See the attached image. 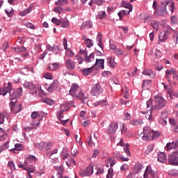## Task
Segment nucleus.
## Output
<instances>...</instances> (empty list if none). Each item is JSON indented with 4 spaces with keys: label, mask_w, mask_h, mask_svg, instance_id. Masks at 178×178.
I'll return each mask as SVG.
<instances>
[{
    "label": "nucleus",
    "mask_w": 178,
    "mask_h": 178,
    "mask_svg": "<svg viewBox=\"0 0 178 178\" xmlns=\"http://www.w3.org/2000/svg\"><path fill=\"white\" fill-rule=\"evenodd\" d=\"M13 49L17 54H21V52H26V48L24 47H14Z\"/></svg>",
    "instance_id": "nucleus-36"
},
{
    "label": "nucleus",
    "mask_w": 178,
    "mask_h": 178,
    "mask_svg": "<svg viewBox=\"0 0 178 178\" xmlns=\"http://www.w3.org/2000/svg\"><path fill=\"white\" fill-rule=\"evenodd\" d=\"M172 74V76L176 74V69L171 68L165 71V79H168V81H169V83H170V75Z\"/></svg>",
    "instance_id": "nucleus-16"
},
{
    "label": "nucleus",
    "mask_w": 178,
    "mask_h": 178,
    "mask_svg": "<svg viewBox=\"0 0 178 178\" xmlns=\"http://www.w3.org/2000/svg\"><path fill=\"white\" fill-rule=\"evenodd\" d=\"M43 77L47 79V80H52V74L47 72L44 74Z\"/></svg>",
    "instance_id": "nucleus-56"
},
{
    "label": "nucleus",
    "mask_w": 178,
    "mask_h": 178,
    "mask_svg": "<svg viewBox=\"0 0 178 178\" xmlns=\"http://www.w3.org/2000/svg\"><path fill=\"white\" fill-rule=\"evenodd\" d=\"M58 87H59V81L58 80H54L47 88V91L48 92H54Z\"/></svg>",
    "instance_id": "nucleus-15"
},
{
    "label": "nucleus",
    "mask_w": 178,
    "mask_h": 178,
    "mask_svg": "<svg viewBox=\"0 0 178 178\" xmlns=\"http://www.w3.org/2000/svg\"><path fill=\"white\" fill-rule=\"evenodd\" d=\"M60 111L61 112H65L66 111H69V105L67 104H63L60 106Z\"/></svg>",
    "instance_id": "nucleus-38"
},
{
    "label": "nucleus",
    "mask_w": 178,
    "mask_h": 178,
    "mask_svg": "<svg viewBox=\"0 0 178 178\" xmlns=\"http://www.w3.org/2000/svg\"><path fill=\"white\" fill-rule=\"evenodd\" d=\"M154 147H155V145H154V144H149L147 146V149L145 151V154L146 155L151 154V152H152V151L154 150Z\"/></svg>",
    "instance_id": "nucleus-34"
},
{
    "label": "nucleus",
    "mask_w": 178,
    "mask_h": 178,
    "mask_svg": "<svg viewBox=\"0 0 178 178\" xmlns=\"http://www.w3.org/2000/svg\"><path fill=\"white\" fill-rule=\"evenodd\" d=\"M31 118L32 119H40V113H38L37 111H34L31 114Z\"/></svg>",
    "instance_id": "nucleus-55"
},
{
    "label": "nucleus",
    "mask_w": 178,
    "mask_h": 178,
    "mask_svg": "<svg viewBox=\"0 0 178 178\" xmlns=\"http://www.w3.org/2000/svg\"><path fill=\"white\" fill-rule=\"evenodd\" d=\"M57 118L59 120H62L63 119V111H60V112H58Z\"/></svg>",
    "instance_id": "nucleus-63"
},
{
    "label": "nucleus",
    "mask_w": 178,
    "mask_h": 178,
    "mask_svg": "<svg viewBox=\"0 0 178 178\" xmlns=\"http://www.w3.org/2000/svg\"><path fill=\"white\" fill-rule=\"evenodd\" d=\"M10 104L12 105L11 111L13 113H19V112L23 111V106H22V104H15L13 102H11Z\"/></svg>",
    "instance_id": "nucleus-12"
},
{
    "label": "nucleus",
    "mask_w": 178,
    "mask_h": 178,
    "mask_svg": "<svg viewBox=\"0 0 178 178\" xmlns=\"http://www.w3.org/2000/svg\"><path fill=\"white\" fill-rule=\"evenodd\" d=\"M121 131L122 134H126L127 133V127H126V126H124V124H121Z\"/></svg>",
    "instance_id": "nucleus-58"
},
{
    "label": "nucleus",
    "mask_w": 178,
    "mask_h": 178,
    "mask_svg": "<svg viewBox=\"0 0 178 178\" xmlns=\"http://www.w3.org/2000/svg\"><path fill=\"white\" fill-rule=\"evenodd\" d=\"M106 17V13L105 11H99L97 15V18L102 20V19H105Z\"/></svg>",
    "instance_id": "nucleus-37"
},
{
    "label": "nucleus",
    "mask_w": 178,
    "mask_h": 178,
    "mask_svg": "<svg viewBox=\"0 0 178 178\" xmlns=\"http://www.w3.org/2000/svg\"><path fill=\"white\" fill-rule=\"evenodd\" d=\"M113 169L109 168L108 171V174L106 175V178H113Z\"/></svg>",
    "instance_id": "nucleus-54"
},
{
    "label": "nucleus",
    "mask_w": 178,
    "mask_h": 178,
    "mask_svg": "<svg viewBox=\"0 0 178 178\" xmlns=\"http://www.w3.org/2000/svg\"><path fill=\"white\" fill-rule=\"evenodd\" d=\"M145 23H149L150 26L155 30L156 31H158L159 30V23L156 21H151L149 20V17H146L145 19Z\"/></svg>",
    "instance_id": "nucleus-13"
},
{
    "label": "nucleus",
    "mask_w": 178,
    "mask_h": 178,
    "mask_svg": "<svg viewBox=\"0 0 178 178\" xmlns=\"http://www.w3.org/2000/svg\"><path fill=\"white\" fill-rule=\"evenodd\" d=\"M148 175H151L153 178H158L156 172L152 170L151 166H147L143 175V178H148Z\"/></svg>",
    "instance_id": "nucleus-8"
},
{
    "label": "nucleus",
    "mask_w": 178,
    "mask_h": 178,
    "mask_svg": "<svg viewBox=\"0 0 178 178\" xmlns=\"http://www.w3.org/2000/svg\"><path fill=\"white\" fill-rule=\"evenodd\" d=\"M4 89L6 90L7 92H10L12 91V83H8L7 86L4 87Z\"/></svg>",
    "instance_id": "nucleus-60"
},
{
    "label": "nucleus",
    "mask_w": 178,
    "mask_h": 178,
    "mask_svg": "<svg viewBox=\"0 0 178 178\" xmlns=\"http://www.w3.org/2000/svg\"><path fill=\"white\" fill-rule=\"evenodd\" d=\"M8 166L10 169V170H15L16 167L15 166V163L13 161H9L8 163Z\"/></svg>",
    "instance_id": "nucleus-51"
},
{
    "label": "nucleus",
    "mask_w": 178,
    "mask_h": 178,
    "mask_svg": "<svg viewBox=\"0 0 178 178\" xmlns=\"http://www.w3.org/2000/svg\"><path fill=\"white\" fill-rule=\"evenodd\" d=\"M85 44L88 48H91L94 45L91 39H86Z\"/></svg>",
    "instance_id": "nucleus-43"
},
{
    "label": "nucleus",
    "mask_w": 178,
    "mask_h": 178,
    "mask_svg": "<svg viewBox=\"0 0 178 178\" xmlns=\"http://www.w3.org/2000/svg\"><path fill=\"white\" fill-rule=\"evenodd\" d=\"M176 148H178V141L168 143L165 146L167 151H170V149H175Z\"/></svg>",
    "instance_id": "nucleus-18"
},
{
    "label": "nucleus",
    "mask_w": 178,
    "mask_h": 178,
    "mask_svg": "<svg viewBox=\"0 0 178 178\" xmlns=\"http://www.w3.org/2000/svg\"><path fill=\"white\" fill-rule=\"evenodd\" d=\"M143 74H144L145 76H148L149 77H150V79H155V77H156V74H155V72H154L151 70H144L143 72Z\"/></svg>",
    "instance_id": "nucleus-20"
},
{
    "label": "nucleus",
    "mask_w": 178,
    "mask_h": 178,
    "mask_svg": "<svg viewBox=\"0 0 178 178\" xmlns=\"http://www.w3.org/2000/svg\"><path fill=\"white\" fill-rule=\"evenodd\" d=\"M65 63L67 70L72 72V70H74V69H76V63L70 58L65 59Z\"/></svg>",
    "instance_id": "nucleus-11"
},
{
    "label": "nucleus",
    "mask_w": 178,
    "mask_h": 178,
    "mask_svg": "<svg viewBox=\"0 0 178 178\" xmlns=\"http://www.w3.org/2000/svg\"><path fill=\"white\" fill-rule=\"evenodd\" d=\"M24 88H27L28 90H30L31 93L33 94H37V88H35V85L31 82L26 81L24 83Z\"/></svg>",
    "instance_id": "nucleus-9"
},
{
    "label": "nucleus",
    "mask_w": 178,
    "mask_h": 178,
    "mask_svg": "<svg viewBox=\"0 0 178 178\" xmlns=\"http://www.w3.org/2000/svg\"><path fill=\"white\" fill-rule=\"evenodd\" d=\"M31 10H33V7L29 6L28 8H26L24 10L19 12V16H26V15H29Z\"/></svg>",
    "instance_id": "nucleus-30"
},
{
    "label": "nucleus",
    "mask_w": 178,
    "mask_h": 178,
    "mask_svg": "<svg viewBox=\"0 0 178 178\" xmlns=\"http://www.w3.org/2000/svg\"><path fill=\"white\" fill-rule=\"evenodd\" d=\"M75 59H76V60L78 61V63L79 65H81V63H83V62H84V59L83 58V57L79 54H76L75 56Z\"/></svg>",
    "instance_id": "nucleus-47"
},
{
    "label": "nucleus",
    "mask_w": 178,
    "mask_h": 178,
    "mask_svg": "<svg viewBox=\"0 0 178 178\" xmlns=\"http://www.w3.org/2000/svg\"><path fill=\"white\" fill-rule=\"evenodd\" d=\"M35 147L36 148H39L40 151H42V149H44V147H45V143L41 142L40 143H35Z\"/></svg>",
    "instance_id": "nucleus-40"
},
{
    "label": "nucleus",
    "mask_w": 178,
    "mask_h": 178,
    "mask_svg": "<svg viewBox=\"0 0 178 178\" xmlns=\"http://www.w3.org/2000/svg\"><path fill=\"white\" fill-rule=\"evenodd\" d=\"M104 90L101 88V86L99 83L95 84L92 87V89L90 91V94L95 97L96 95H99L103 92Z\"/></svg>",
    "instance_id": "nucleus-6"
},
{
    "label": "nucleus",
    "mask_w": 178,
    "mask_h": 178,
    "mask_svg": "<svg viewBox=\"0 0 178 178\" xmlns=\"http://www.w3.org/2000/svg\"><path fill=\"white\" fill-rule=\"evenodd\" d=\"M41 101H42L44 104H47V105H55V101L50 99L48 97H42Z\"/></svg>",
    "instance_id": "nucleus-28"
},
{
    "label": "nucleus",
    "mask_w": 178,
    "mask_h": 178,
    "mask_svg": "<svg viewBox=\"0 0 178 178\" xmlns=\"http://www.w3.org/2000/svg\"><path fill=\"white\" fill-rule=\"evenodd\" d=\"M56 169L57 170L58 175H62V173H63V172L65 170V168H63V167L60 166V165L56 166Z\"/></svg>",
    "instance_id": "nucleus-52"
},
{
    "label": "nucleus",
    "mask_w": 178,
    "mask_h": 178,
    "mask_svg": "<svg viewBox=\"0 0 178 178\" xmlns=\"http://www.w3.org/2000/svg\"><path fill=\"white\" fill-rule=\"evenodd\" d=\"M28 166L27 161H24V164H21L20 163H18V168L21 169H24V170H26Z\"/></svg>",
    "instance_id": "nucleus-49"
},
{
    "label": "nucleus",
    "mask_w": 178,
    "mask_h": 178,
    "mask_svg": "<svg viewBox=\"0 0 178 178\" xmlns=\"http://www.w3.org/2000/svg\"><path fill=\"white\" fill-rule=\"evenodd\" d=\"M93 173L94 168L91 165L88 166L86 170H80L79 171V175L81 176V177L91 176Z\"/></svg>",
    "instance_id": "nucleus-5"
},
{
    "label": "nucleus",
    "mask_w": 178,
    "mask_h": 178,
    "mask_svg": "<svg viewBox=\"0 0 178 178\" xmlns=\"http://www.w3.org/2000/svg\"><path fill=\"white\" fill-rule=\"evenodd\" d=\"M168 6V9H170L173 13L175 12V5H173V3L170 1H168L166 0H163L161 3V5L159 8H158L159 13L161 16H165L168 13L166 10V7Z\"/></svg>",
    "instance_id": "nucleus-2"
},
{
    "label": "nucleus",
    "mask_w": 178,
    "mask_h": 178,
    "mask_svg": "<svg viewBox=\"0 0 178 178\" xmlns=\"http://www.w3.org/2000/svg\"><path fill=\"white\" fill-rule=\"evenodd\" d=\"M26 159L31 163L37 162V161H38V159H36V157L33 155L27 156Z\"/></svg>",
    "instance_id": "nucleus-39"
},
{
    "label": "nucleus",
    "mask_w": 178,
    "mask_h": 178,
    "mask_svg": "<svg viewBox=\"0 0 178 178\" xmlns=\"http://www.w3.org/2000/svg\"><path fill=\"white\" fill-rule=\"evenodd\" d=\"M66 51L68 58H73V56H74V52L72 51V50L67 49Z\"/></svg>",
    "instance_id": "nucleus-62"
},
{
    "label": "nucleus",
    "mask_w": 178,
    "mask_h": 178,
    "mask_svg": "<svg viewBox=\"0 0 178 178\" xmlns=\"http://www.w3.org/2000/svg\"><path fill=\"white\" fill-rule=\"evenodd\" d=\"M154 56L157 59H159V58L162 57V52L160 50H159V49H156L154 53Z\"/></svg>",
    "instance_id": "nucleus-45"
},
{
    "label": "nucleus",
    "mask_w": 178,
    "mask_h": 178,
    "mask_svg": "<svg viewBox=\"0 0 178 178\" xmlns=\"http://www.w3.org/2000/svg\"><path fill=\"white\" fill-rule=\"evenodd\" d=\"M25 26L26 27H28V29H31V30H35V26L31 22H26L25 24Z\"/></svg>",
    "instance_id": "nucleus-57"
},
{
    "label": "nucleus",
    "mask_w": 178,
    "mask_h": 178,
    "mask_svg": "<svg viewBox=\"0 0 178 178\" xmlns=\"http://www.w3.org/2000/svg\"><path fill=\"white\" fill-rule=\"evenodd\" d=\"M75 97H76V98H79V99H86V96L84 95V94L82 91H79V93L75 94Z\"/></svg>",
    "instance_id": "nucleus-42"
},
{
    "label": "nucleus",
    "mask_w": 178,
    "mask_h": 178,
    "mask_svg": "<svg viewBox=\"0 0 178 178\" xmlns=\"http://www.w3.org/2000/svg\"><path fill=\"white\" fill-rule=\"evenodd\" d=\"M119 17H120V20H122L123 19V17H124V16H126V15H127V13H126V10H122L121 11H120L118 13Z\"/></svg>",
    "instance_id": "nucleus-44"
},
{
    "label": "nucleus",
    "mask_w": 178,
    "mask_h": 178,
    "mask_svg": "<svg viewBox=\"0 0 178 178\" xmlns=\"http://www.w3.org/2000/svg\"><path fill=\"white\" fill-rule=\"evenodd\" d=\"M92 69H94V67L83 69L82 70L83 76H88L89 74H91V72H92Z\"/></svg>",
    "instance_id": "nucleus-32"
},
{
    "label": "nucleus",
    "mask_w": 178,
    "mask_h": 178,
    "mask_svg": "<svg viewBox=\"0 0 178 178\" xmlns=\"http://www.w3.org/2000/svg\"><path fill=\"white\" fill-rule=\"evenodd\" d=\"M153 100L152 99H150L147 101V109H149L150 112L148 114H146L145 118L147 120H149L151 122L152 120H154V117H152V111L154 109H156L157 111H161L163 108H165L166 106V100L163 99V96H162V94L159 93L154 96V102L155 105L152 106Z\"/></svg>",
    "instance_id": "nucleus-1"
},
{
    "label": "nucleus",
    "mask_w": 178,
    "mask_h": 178,
    "mask_svg": "<svg viewBox=\"0 0 178 178\" xmlns=\"http://www.w3.org/2000/svg\"><path fill=\"white\" fill-rule=\"evenodd\" d=\"M95 55L93 53H91L89 56L88 54L84 57V60L86 63H91V62H94L95 60Z\"/></svg>",
    "instance_id": "nucleus-24"
},
{
    "label": "nucleus",
    "mask_w": 178,
    "mask_h": 178,
    "mask_svg": "<svg viewBox=\"0 0 178 178\" xmlns=\"http://www.w3.org/2000/svg\"><path fill=\"white\" fill-rule=\"evenodd\" d=\"M152 83V81L151 80H144L142 85V88H145V87L151 86Z\"/></svg>",
    "instance_id": "nucleus-46"
},
{
    "label": "nucleus",
    "mask_w": 178,
    "mask_h": 178,
    "mask_svg": "<svg viewBox=\"0 0 178 178\" xmlns=\"http://www.w3.org/2000/svg\"><path fill=\"white\" fill-rule=\"evenodd\" d=\"M121 6H122L123 8H126L127 9L129 10L128 13H130V12L133 10V6L130 4V3H126V1H123L121 3Z\"/></svg>",
    "instance_id": "nucleus-29"
},
{
    "label": "nucleus",
    "mask_w": 178,
    "mask_h": 178,
    "mask_svg": "<svg viewBox=\"0 0 178 178\" xmlns=\"http://www.w3.org/2000/svg\"><path fill=\"white\" fill-rule=\"evenodd\" d=\"M61 25V27H63V29H66L67 27H69V20L65 19V21H63Z\"/></svg>",
    "instance_id": "nucleus-61"
},
{
    "label": "nucleus",
    "mask_w": 178,
    "mask_h": 178,
    "mask_svg": "<svg viewBox=\"0 0 178 178\" xmlns=\"http://www.w3.org/2000/svg\"><path fill=\"white\" fill-rule=\"evenodd\" d=\"M28 172V175L30 173H34V172H35V169H34V167H33V165L29 167L27 166V169L26 170Z\"/></svg>",
    "instance_id": "nucleus-59"
},
{
    "label": "nucleus",
    "mask_w": 178,
    "mask_h": 178,
    "mask_svg": "<svg viewBox=\"0 0 178 178\" xmlns=\"http://www.w3.org/2000/svg\"><path fill=\"white\" fill-rule=\"evenodd\" d=\"M107 60L108 66H109L112 69H113L115 66H116V63L115 62V60H113V58H112L111 57L107 58Z\"/></svg>",
    "instance_id": "nucleus-31"
},
{
    "label": "nucleus",
    "mask_w": 178,
    "mask_h": 178,
    "mask_svg": "<svg viewBox=\"0 0 178 178\" xmlns=\"http://www.w3.org/2000/svg\"><path fill=\"white\" fill-rule=\"evenodd\" d=\"M94 106H99V105H106V99L100 100L93 104Z\"/></svg>",
    "instance_id": "nucleus-41"
},
{
    "label": "nucleus",
    "mask_w": 178,
    "mask_h": 178,
    "mask_svg": "<svg viewBox=\"0 0 178 178\" xmlns=\"http://www.w3.org/2000/svg\"><path fill=\"white\" fill-rule=\"evenodd\" d=\"M157 160L161 163H165L166 162V154L165 152H158Z\"/></svg>",
    "instance_id": "nucleus-17"
},
{
    "label": "nucleus",
    "mask_w": 178,
    "mask_h": 178,
    "mask_svg": "<svg viewBox=\"0 0 178 178\" xmlns=\"http://www.w3.org/2000/svg\"><path fill=\"white\" fill-rule=\"evenodd\" d=\"M131 124L133 126H140V124H143V120H132L130 121Z\"/></svg>",
    "instance_id": "nucleus-33"
},
{
    "label": "nucleus",
    "mask_w": 178,
    "mask_h": 178,
    "mask_svg": "<svg viewBox=\"0 0 178 178\" xmlns=\"http://www.w3.org/2000/svg\"><path fill=\"white\" fill-rule=\"evenodd\" d=\"M168 163L173 166H178V150L168 156Z\"/></svg>",
    "instance_id": "nucleus-3"
},
{
    "label": "nucleus",
    "mask_w": 178,
    "mask_h": 178,
    "mask_svg": "<svg viewBox=\"0 0 178 178\" xmlns=\"http://www.w3.org/2000/svg\"><path fill=\"white\" fill-rule=\"evenodd\" d=\"M23 92V89L22 88H19L13 92H10V99L13 100L16 99V98H19L22 95Z\"/></svg>",
    "instance_id": "nucleus-7"
},
{
    "label": "nucleus",
    "mask_w": 178,
    "mask_h": 178,
    "mask_svg": "<svg viewBox=\"0 0 178 178\" xmlns=\"http://www.w3.org/2000/svg\"><path fill=\"white\" fill-rule=\"evenodd\" d=\"M51 22L54 23V24H56V26H60V24H62V21H60V19H58L55 17H53L51 19Z\"/></svg>",
    "instance_id": "nucleus-50"
},
{
    "label": "nucleus",
    "mask_w": 178,
    "mask_h": 178,
    "mask_svg": "<svg viewBox=\"0 0 178 178\" xmlns=\"http://www.w3.org/2000/svg\"><path fill=\"white\" fill-rule=\"evenodd\" d=\"M10 151L16 154V151H23V145L22 143H16L15 147L10 148Z\"/></svg>",
    "instance_id": "nucleus-22"
},
{
    "label": "nucleus",
    "mask_w": 178,
    "mask_h": 178,
    "mask_svg": "<svg viewBox=\"0 0 178 178\" xmlns=\"http://www.w3.org/2000/svg\"><path fill=\"white\" fill-rule=\"evenodd\" d=\"M167 116H168V114H166V113H162L161 117L159 120V123L160 124H162L163 126H166V124H168V122L164 118H166Z\"/></svg>",
    "instance_id": "nucleus-25"
},
{
    "label": "nucleus",
    "mask_w": 178,
    "mask_h": 178,
    "mask_svg": "<svg viewBox=\"0 0 178 178\" xmlns=\"http://www.w3.org/2000/svg\"><path fill=\"white\" fill-rule=\"evenodd\" d=\"M152 137V131L151 130V128L149 127H145L143 128V140L145 141L149 140Z\"/></svg>",
    "instance_id": "nucleus-4"
},
{
    "label": "nucleus",
    "mask_w": 178,
    "mask_h": 178,
    "mask_svg": "<svg viewBox=\"0 0 178 178\" xmlns=\"http://www.w3.org/2000/svg\"><path fill=\"white\" fill-rule=\"evenodd\" d=\"M118 124L117 122H112L107 129V133H108V134H115L118 130Z\"/></svg>",
    "instance_id": "nucleus-14"
},
{
    "label": "nucleus",
    "mask_w": 178,
    "mask_h": 178,
    "mask_svg": "<svg viewBox=\"0 0 178 178\" xmlns=\"http://www.w3.org/2000/svg\"><path fill=\"white\" fill-rule=\"evenodd\" d=\"M77 91H79V85L77 83H73L70 90V95H76V92H77Z\"/></svg>",
    "instance_id": "nucleus-23"
},
{
    "label": "nucleus",
    "mask_w": 178,
    "mask_h": 178,
    "mask_svg": "<svg viewBox=\"0 0 178 178\" xmlns=\"http://www.w3.org/2000/svg\"><path fill=\"white\" fill-rule=\"evenodd\" d=\"M92 26V22L90 21H86L83 22L81 26V30H86V29H91Z\"/></svg>",
    "instance_id": "nucleus-27"
},
{
    "label": "nucleus",
    "mask_w": 178,
    "mask_h": 178,
    "mask_svg": "<svg viewBox=\"0 0 178 178\" xmlns=\"http://www.w3.org/2000/svg\"><path fill=\"white\" fill-rule=\"evenodd\" d=\"M115 55H117V56H122L123 55V50L121 49H117L115 51H114Z\"/></svg>",
    "instance_id": "nucleus-53"
},
{
    "label": "nucleus",
    "mask_w": 178,
    "mask_h": 178,
    "mask_svg": "<svg viewBox=\"0 0 178 178\" xmlns=\"http://www.w3.org/2000/svg\"><path fill=\"white\" fill-rule=\"evenodd\" d=\"M105 63V60L104 59H96V62L92 66V67H95V66L100 67L101 69H105V66H104V63Z\"/></svg>",
    "instance_id": "nucleus-19"
},
{
    "label": "nucleus",
    "mask_w": 178,
    "mask_h": 178,
    "mask_svg": "<svg viewBox=\"0 0 178 178\" xmlns=\"http://www.w3.org/2000/svg\"><path fill=\"white\" fill-rule=\"evenodd\" d=\"M5 12L8 17H12V16H13V15L15 14V11H13V8L6 9Z\"/></svg>",
    "instance_id": "nucleus-35"
},
{
    "label": "nucleus",
    "mask_w": 178,
    "mask_h": 178,
    "mask_svg": "<svg viewBox=\"0 0 178 178\" xmlns=\"http://www.w3.org/2000/svg\"><path fill=\"white\" fill-rule=\"evenodd\" d=\"M58 69H59V64L58 63H54L49 65V70H50V72H55L58 70Z\"/></svg>",
    "instance_id": "nucleus-26"
},
{
    "label": "nucleus",
    "mask_w": 178,
    "mask_h": 178,
    "mask_svg": "<svg viewBox=\"0 0 178 178\" xmlns=\"http://www.w3.org/2000/svg\"><path fill=\"white\" fill-rule=\"evenodd\" d=\"M161 134L158 131H154L152 132V140H156V138H158Z\"/></svg>",
    "instance_id": "nucleus-48"
},
{
    "label": "nucleus",
    "mask_w": 178,
    "mask_h": 178,
    "mask_svg": "<svg viewBox=\"0 0 178 178\" xmlns=\"http://www.w3.org/2000/svg\"><path fill=\"white\" fill-rule=\"evenodd\" d=\"M168 34H169V30L165 31L164 33H161L159 35V41L163 42L168 40Z\"/></svg>",
    "instance_id": "nucleus-21"
},
{
    "label": "nucleus",
    "mask_w": 178,
    "mask_h": 178,
    "mask_svg": "<svg viewBox=\"0 0 178 178\" xmlns=\"http://www.w3.org/2000/svg\"><path fill=\"white\" fill-rule=\"evenodd\" d=\"M41 120H42V119L39 118L36 121L35 120L32 121L31 123L30 124V127L25 128V130H26V131H31L34 129H37V127L40 126V123Z\"/></svg>",
    "instance_id": "nucleus-10"
},
{
    "label": "nucleus",
    "mask_w": 178,
    "mask_h": 178,
    "mask_svg": "<svg viewBox=\"0 0 178 178\" xmlns=\"http://www.w3.org/2000/svg\"><path fill=\"white\" fill-rule=\"evenodd\" d=\"M120 170L122 171V172H124V170H129V165L126 163H124L121 168H120Z\"/></svg>",
    "instance_id": "nucleus-64"
}]
</instances>
